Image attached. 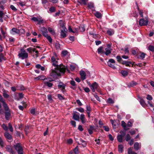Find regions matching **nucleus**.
<instances>
[{"label": "nucleus", "instance_id": "nucleus-16", "mask_svg": "<svg viewBox=\"0 0 154 154\" xmlns=\"http://www.w3.org/2000/svg\"><path fill=\"white\" fill-rule=\"evenodd\" d=\"M4 135L5 137L9 140H11L12 139L11 135L8 132H6L4 134Z\"/></svg>", "mask_w": 154, "mask_h": 154}, {"label": "nucleus", "instance_id": "nucleus-4", "mask_svg": "<svg viewBox=\"0 0 154 154\" xmlns=\"http://www.w3.org/2000/svg\"><path fill=\"white\" fill-rule=\"evenodd\" d=\"M60 75V73L58 72L57 69H55V70L53 69L51 70L50 76L54 78H57Z\"/></svg>", "mask_w": 154, "mask_h": 154}, {"label": "nucleus", "instance_id": "nucleus-38", "mask_svg": "<svg viewBox=\"0 0 154 154\" xmlns=\"http://www.w3.org/2000/svg\"><path fill=\"white\" fill-rule=\"evenodd\" d=\"M81 142H82V144L84 147H85L86 146L87 143L85 141L82 140V139L80 138V139Z\"/></svg>", "mask_w": 154, "mask_h": 154}, {"label": "nucleus", "instance_id": "nucleus-12", "mask_svg": "<svg viewBox=\"0 0 154 154\" xmlns=\"http://www.w3.org/2000/svg\"><path fill=\"white\" fill-rule=\"evenodd\" d=\"M41 31L42 32V35L44 36H47L48 34V32L47 29L45 27H42L41 29Z\"/></svg>", "mask_w": 154, "mask_h": 154}, {"label": "nucleus", "instance_id": "nucleus-26", "mask_svg": "<svg viewBox=\"0 0 154 154\" xmlns=\"http://www.w3.org/2000/svg\"><path fill=\"white\" fill-rule=\"evenodd\" d=\"M4 15V13L2 11H0V21L1 22H3L2 18Z\"/></svg>", "mask_w": 154, "mask_h": 154}, {"label": "nucleus", "instance_id": "nucleus-51", "mask_svg": "<svg viewBox=\"0 0 154 154\" xmlns=\"http://www.w3.org/2000/svg\"><path fill=\"white\" fill-rule=\"evenodd\" d=\"M57 97L60 100H62L65 99V98L63 97L60 94H58Z\"/></svg>", "mask_w": 154, "mask_h": 154}, {"label": "nucleus", "instance_id": "nucleus-49", "mask_svg": "<svg viewBox=\"0 0 154 154\" xmlns=\"http://www.w3.org/2000/svg\"><path fill=\"white\" fill-rule=\"evenodd\" d=\"M110 121L112 124V127L114 128H116V124L115 122L113 121L111 119L110 120Z\"/></svg>", "mask_w": 154, "mask_h": 154}, {"label": "nucleus", "instance_id": "nucleus-58", "mask_svg": "<svg viewBox=\"0 0 154 154\" xmlns=\"http://www.w3.org/2000/svg\"><path fill=\"white\" fill-rule=\"evenodd\" d=\"M122 125L124 128H125L126 127V124L123 121H122Z\"/></svg>", "mask_w": 154, "mask_h": 154}, {"label": "nucleus", "instance_id": "nucleus-15", "mask_svg": "<svg viewBox=\"0 0 154 154\" xmlns=\"http://www.w3.org/2000/svg\"><path fill=\"white\" fill-rule=\"evenodd\" d=\"M121 63L123 65H125L126 66H129L130 64H134L133 63H132V62H131L123 60Z\"/></svg>", "mask_w": 154, "mask_h": 154}, {"label": "nucleus", "instance_id": "nucleus-45", "mask_svg": "<svg viewBox=\"0 0 154 154\" xmlns=\"http://www.w3.org/2000/svg\"><path fill=\"white\" fill-rule=\"evenodd\" d=\"M2 127L4 130L6 131H7L8 130V128L7 127V126L5 124H3L2 125Z\"/></svg>", "mask_w": 154, "mask_h": 154}, {"label": "nucleus", "instance_id": "nucleus-27", "mask_svg": "<svg viewBox=\"0 0 154 154\" xmlns=\"http://www.w3.org/2000/svg\"><path fill=\"white\" fill-rule=\"evenodd\" d=\"M103 48L102 46L100 47L97 49L98 52L99 54L101 53H103L104 51L103 50Z\"/></svg>", "mask_w": 154, "mask_h": 154}, {"label": "nucleus", "instance_id": "nucleus-47", "mask_svg": "<svg viewBox=\"0 0 154 154\" xmlns=\"http://www.w3.org/2000/svg\"><path fill=\"white\" fill-rule=\"evenodd\" d=\"M3 96L4 97L6 98H8L9 97V96L8 94L6 91H4L3 94Z\"/></svg>", "mask_w": 154, "mask_h": 154}, {"label": "nucleus", "instance_id": "nucleus-31", "mask_svg": "<svg viewBox=\"0 0 154 154\" xmlns=\"http://www.w3.org/2000/svg\"><path fill=\"white\" fill-rule=\"evenodd\" d=\"M131 137L130 135L129 134H128L125 137V139L126 141H128L129 140H130V139H131Z\"/></svg>", "mask_w": 154, "mask_h": 154}, {"label": "nucleus", "instance_id": "nucleus-53", "mask_svg": "<svg viewBox=\"0 0 154 154\" xmlns=\"http://www.w3.org/2000/svg\"><path fill=\"white\" fill-rule=\"evenodd\" d=\"M0 146L3 147L4 146V143L1 137H0Z\"/></svg>", "mask_w": 154, "mask_h": 154}, {"label": "nucleus", "instance_id": "nucleus-6", "mask_svg": "<svg viewBox=\"0 0 154 154\" xmlns=\"http://www.w3.org/2000/svg\"><path fill=\"white\" fill-rule=\"evenodd\" d=\"M115 63V61L113 59H110L109 60L107 63L109 67L113 69H116V67L114 66Z\"/></svg>", "mask_w": 154, "mask_h": 154}, {"label": "nucleus", "instance_id": "nucleus-41", "mask_svg": "<svg viewBox=\"0 0 154 154\" xmlns=\"http://www.w3.org/2000/svg\"><path fill=\"white\" fill-rule=\"evenodd\" d=\"M53 65L54 66L56 67V69L57 68V66H59V65L58 64V61L57 60H55L54 62H53Z\"/></svg>", "mask_w": 154, "mask_h": 154}, {"label": "nucleus", "instance_id": "nucleus-43", "mask_svg": "<svg viewBox=\"0 0 154 154\" xmlns=\"http://www.w3.org/2000/svg\"><path fill=\"white\" fill-rule=\"evenodd\" d=\"M45 37L47 38L50 43H51L52 42V38L50 36H48V35H47V36Z\"/></svg>", "mask_w": 154, "mask_h": 154}, {"label": "nucleus", "instance_id": "nucleus-36", "mask_svg": "<svg viewBox=\"0 0 154 154\" xmlns=\"http://www.w3.org/2000/svg\"><path fill=\"white\" fill-rule=\"evenodd\" d=\"M121 73L124 76H127L128 74V72L125 71H122Z\"/></svg>", "mask_w": 154, "mask_h": 154}, {"label": "nucleus", "instance_id": "nucleus-56", "mask_svg": "<svg viewBox=\"0 0 154 154\" xmlns=\"http://www.w3.org/2000/svg\"><path fill=\"white\" fill-rule=\"evenodd\" d=\"M146 54L144 53H142L140 55V57L142 59H143V58L145 57V56Z\"/></svg>", "mask_w": 154, "mask_h": 154}, {"label": "nucleus", "instance_id": "nucleus-14", "mask_svg": "<svg viewBox=\"0 0 154 154\" xmlns=\"http://www.w3.org/2000/svg\"><path fill=\"white\" fill-rule=\"evenodd\" d=\"M76 112H75L73 113V119L75 120H79V116L78 115L76 114Z\"/></svg>", "mask_w": 154, "mask_h": 154}, {"label": "nucleus", "instance_id": "nucleus-55", "mask_svg": "<svg viewBox=\"0 0 154 154\" xmlns=\"http://www.w3.org/2000/svg\"><path fill=\"white\" fill-rule=\"evenodd\" d=\"M37 22H38V24H41L43 22V20L41 18H38Z\"/></svg>", "mask_w": 154, "mask_h": 154}, {"label": "nucleus", "instance_id": "nucleus-11", "mask_svg": "<svg viewBox=\"0 0 154 154\" xmlns=\"http://www.w3.org/2000/svg\"><path fill=\"white\" fill-rule=\"evenodd\" d=\"M80 75L81 76V79L82 80H84L86 79V74L84 71H81L80 72Z\"/></svg>", "mask_w": 154, "mask_h": 154}, {"label": "nucleus", "instance_id": "nucleus-48", "mask_svg": "<svg viewBox=\"0 0 154 154\" xmlns=\"http://www.w3.org/2000/svg\"><path fill=\"white\" fill-rule=\"evenodd\" d=\"M8 127L9 129L11 132H12L13 131V128L12 125L11 123H9L8 124Z\"/></svg>", "mask_w": 154, "mask_h": 154}, {"label": "nucleus", "instance_id": "nucleus-40", "mask_svg": "<svg viewBox=\"0 0 154 154\" xmlns=\"http://www.w3.org/2000/svg\"><path fill=\"white\" fill-rule=\"evenodd\" d=\"M29 126H28V125L26 126L25 128V131L26 132V134H28V133H29Z\"/></svg>", "mask_w": 154, "mask_h": 154}, {"label": "nucleus", "instance_id": "nucleus-17", "mask_svg": "<svg viewBox=\"0 0 154 154\" xmlns=\"http://www.w3.org/2000/svg\"><path fill=\"white\" fill-rule=\"evenodd\" d=\"M94 14L95 17L98 18H100L102 17V14L99 12L97 11L95 12V13H94Z\"/></svg>", "mask_w": 154, "mask_h": 154}, {"label": "nucleus", "instance_id": "nucleus-5", "mask_svg": "<svg viewBox=\"0 0 154 154\" xmlns=\"http://www.w3.org/2000/svg\"><path fill=\"white\" fill-rule=\"evenodd\" d=\"M56 69L58 72L59 73L61 72L62 73H64L66 72V68L65 67V66H63L62 64L58 66Z\"/></svg>", "mask_w": 154, "mask_h": 154}, {"label": "nucleus", "instance_id": "nucleus-64", "mask_svg": "<svg viewBox=\"0 0 154 154\" xmlns=\"http://www.w3.org/2000/svg\"><path fill=\"white\" fill-rule=\"evenodd\" d=\"M71 123L72 125H73L74 127H75L76 126V122L74 121H71Z\"/></svg>", "mask_w": 154, "mask_h": 154}, {"label": "nucleus", "instance_id": "nucleus-50", "mask_svg": "<svg viewBox=\"0 0 154 154\" xmlns=\"http://www.w3.org/2000/svg\"><path fill=\"white\" fill-rule=\"evenodd\" d=\"M68 52L66 50H64L62 52V54L64 56H66L68 54Z\"/></svg>", "mask_w": 154, "mask_h": 154}, {"label": "nucleus", "instance_id": "nucleus-13", "mask_svg": "<svg viewBox=\"0 0 154 154\" xmlns=\"http://www.w3.org/2000/svg\"><path fill=\"white\" fill-rule=\"evenodd\" d=\"M11 33L13 35L15 34H19L20 33V30L16 28H13L11 29Z\"/></svg>", "mask_w": 154, "mask_h": 154}, {"label": "nucleus", "instance_id": "nucleus-29", "mask_svg": "<svg viewBox=\"0 0 154 154\" xmlns=\"http://www.w3.org/2000/svg\"><path fill=\"white\" fill-rule=\"evenodd\" d=\"M6 58L4 57V54L2 53L0 54V62H1L2 60H5Z\"/></svg>", "mask_w": 154, "mask_h": 154}, {"label": "nucleus", "instance_id": "nucleus-21", "mask_svg": "<svg viewBox=\"0 0 154 154\" xmlns=\"http://www.w3.org/2000/svg\"><path fill=\"white\" fill-rule=\"evenodd\" d=\"M134 149L136 150H139L140 148L139 146V144L137 142H136L134 143Z\"/></svg>", "mask_w": 154, "mask_h": 154}, {"label": "nucleus", "instance_id": "nucleus-28", "mask_svg": "<svg viewBox=\"0 0 154 154\" xmlns=\"http://www.w3.org/2000/svg\"><path fill=\"white\" fill-rule=\"evenodd\" d=\"M48 31L50 32L52 35H54L55 34V32L53 29L49 27L48 28Z\"/></svg>", "mask_w": 154, "mask_h": 154}, {"label": "nucleus", "instance_id": "nucleus-61", "mask_svg": "<svg viewBox=\"0 0 154 154\" xmlns=\"http://www.w3.org/2000/svg\"><path fill=\"white\" fill-rule=\"evenodd\" d=\"M42 4L45 6V5L48 3L47 0H42Z\"/></svg>", "mask_w": 154, "mask_h": 154}, {"label": "nucleus", "instance_id": "nucleus-46", "mask_svg": "<svg viewBox=\"0 0 154 154\" xmlns=\"http://www.w3.org/2000/svg\"><path fill=\"white\" fill-rule=\"evenodd\" d=\"M79 30L81 32H84L85 31V28L84 26H80L79 27Z\"/></svg>", "mask_w": 154, "mask_h": 154}, {"label": "nucleus", "instance_id": "nucleus-19", "mask_svg": "<svg viewBox=\"0 0 154 154\" xmlns=\"http://www.w3.org/2000/svg\"><path fill=\"white\" fill-rule=\"evenodd\" d=\"M88 8L90 9L94 8V5L92 2H90L88 4Z\"/></svg>", "mask_w": 154, "mask_h": 154}, {"label": "nucleus", "instance_id": "nucleus-8", "mask_svg": "<svg viewBox=\"0 0 154 154\" xmlns=\"http://www.w3.org/2000/svg\"><path fill=\"white\" fill-rule=\"evenodd\" d=\"M89 86L93 92H95V90L97 89L99 87L98 84L96 82H94Z\"/></svg>", "mask_w": 154, "mask_h": 154}, {"label": "nucleus", "instance_id": "nucleus-62", "mask_svg": "<svg viewBox=\"0 0 154 154\" xmlns=\"http://www.w3.org/2000/svg\"><path fill=\"white\" fill-rule=\"evenodd\" d=\"M134 142V140L133 139H130V140L129 143V144L130 146H132Z\"/></svg>", "mask_w": 154, "mask_h": 154}, {"label": "nucleus", "instance_id": "nucleus-18", "mask_svg": "<svg viewBox=\"0 0 154 154\" xmlns=\"http://www.w3.org/2000/svg\"><path fill=\"white\" fill-rule=\"evenodd\" d=\"M80 119L82 123H84L86 122V119L84 114H81L80 116Z\"/></svg>", "mask_w": 154, "mask_h": 154}, {"label": "nucleus", "instance_id": "nucleus-1", "mask_svg": "<svg viewBox=\"0 0 154 154\" xmlns=\"http://www.w3.org/2000/svg\"><path fill=\"white\" fill-rule=\"evenodd\" d=\"M59 22L60 26L62 28L60 31V36L61 38H64L67 35V29L65 27L64 24L63 23L62 20H60Z\"/></svg>", "mask_w": 154, "mask_h": 154}, {"label": "nucleus", "instance_id": "nucleus-25", "mask_svg": "<svg viewBox=\"0 0 154 154\" xmlns=\"http://www.w3.org/2000/svg\"><path fill=\"white\" fill-rule=\"evenodd\" d=\"M123 137L122 136L119 135L117 136V139L118 141L119 142H122L123 140Z\"/></svg>", "mask_w": 154, "mask_h": 154}, {"label": "nucleus", "instance_id": "nucleus-42", "mask_svg": "<svg viewBox=\"0 0 154 154\" xmlns=\"http://www.w3.org/2000/svg\"><path fill=\"white\" fill-rule=\"evenodd\" d=\"M148 49L151 51L153 52L154 51V46L152 45H150L148 47Z\"/></svg>", "mask_w": 154, "mask_h": 154}, {"label": "nucleus", "instance_id": "nucleus-24", "mask_svg": "<svg viewBox=\"0 0 154 154\" xmlns=\"http://www.w3.org/2000/svg\"><path fill=\"white\" fill-rule=\"evenodd\" d=\"M140 104L143 107H145L146 106V103L143 99H141L140 101Z\"/></svg>", "mask_w": 154, "mask_h": 154}, {"label": "nucleus", "instance_id": "nucleus-59", "mask_svg": "<svg viewBox=\"0 0 154 154\" xmlns=\"http://www.w3.org/2000/svg\"><path fill=\"white\" fill-rule=\"evenodd\" d=\"M146 99L149 100H152V98L151 95L148 94L146 97Z\"/></svg>", "mask_w": 154, "mask_h": 154}, {"label": "nucleus", "instance_id": "nucleus-20", "mask_svg": "<svg viewBox=\"0 0 154 154\" xmlns=\"http://www.w3.org/2000/svg\"><path fill=\"white\" fill-rule=\"evenodd\" d=\"M128 129L124 128V130H121L120 132V133L121 134L120 135L124 137L126 134V131L128 130Z\"/></svg>", "mask_w": 154, "mask_h": 154}, {"label": "nucleus", "instance_id": "nucleus-9", "mask_svg": "<svg viewBox=\"0 0 154 154\" xmlns=\"http://www.w3.org/2000/svg\"><path fill=\"white\" fill-rule=\"evenodd\" d=\"M28 54L27 53H20L18 54L19 58L23 60L28 57Z\"/></svg>", "mask_w": 154, "mask_h": 154}, {"label": "nucleus", "instance_id": "nucleus-32", "mask_svg": "<svg viewBox=\"0 0 154 154\" xmlns=\"http://www.w3.org/2000/svg\"><path fill=\"white\" fill-rule=\"evenodd\" d=\"M137 85V83L134 81H132L130 83L129 85L131 87H133Z\"/></svg>", "mask_w": 154, "mask_h": 154}, {"label": "nucleus", "instance_id": "nucleus-7", "mask_svg": "<svg viewBox=\"0 0 154 154\" xmlns=\"http://www.w3.org/2000/svg\"><path fill=\"white\" fill-rule=\"evenodd\" d=\"M148 21L145 20L144 18L140 19L139 21V24L140 26H146L148 25Z\"/></svg>", "mask_w": 154, "mask_h": 154}, {"label": "nucleus", "instance_id": "nucleus-37", "mask_svg": "<svg viewBox=\"0 0 154 154\" xmlns=\"http://www.w3.org/2000/svg\"><path fill=\"white\" fill-rule=\"evenodd\" d=\"M92 35L93 38L96 39H98L100 38V35H99L96 34H92Z\"/></svg>", "mask_w": 154, "mask_h": 154}, {"label": "nucleus", "instance_id": "nucleus-30", "mask_svg": "<svg viewBox=\"0 0 154 154\" xmlns=\"http://www.w3.org/2000/svg\"><path fill=\"white\" fill-rule=\"evenodd\" d=\"M44 83L45 85H47L49 87H51L53 85L52 83L48 82H45Z\"/></svg>", "mask_w": 154, "mask_h": 154}, {"label": "nucleus", "instance_id": "nucleus-63", "mask_svg": "<svg viewBox=\"0 0 154 154\" xmlns=\"http://www.w3.org/2000/svg\"><path fill=\"white\" fill-rule=\"evenodd\" d=\"M30 113L33 115L35 114V109H32L30 110Z\"/></svg>", "mask_w": 154, "mask_h": 154}, {"label": "nucleus", "instance_id": "nucleus-3", "mask_svg": "<svg viewBox=\"0 0 154 154\" xmlns=\"http://www.w3.org/2000/svg\"><path fill=\"white\" fill-rule=\"evenodd\" d=\"M3 108L5 111V118L7 120H8L11 116L10 110L8 105L3 107Z\"/></svg>", "mask_w": 154, "mask_h": 154}, {"label": "nucleus", "instance_id": "nucleus-10", "mask_svg": "<svg viewBox=\"0 0 154 154\" xmlns=\"http://www.w3.org/2000/svg\"><path fill=\"white\" fill-rule=\"evenodd\" d=\"M6 151L9 152L11 154H15V152L13 150L12 146L10 145H7L5 147Z\"/></svg>", "mask_w": 154, "mask_h": 154}, {"label": "nucleus", "instance_id": "nucleus-44", "mask_svg": "<svg viewBox=\"0 0 154 154\" xmlns=\"http://www.w3.org/2000/svg\"><path fill=\"white\" fill-rule=\"evenodd\" d=\"M105 50H106V52L105 53V54L106 55H108V54L111 53V51L110 50H108L107 48H106Z\"/></svg>", "mask_w": 154, "mask_h": 154}, {"label": "nucleus", "instance_id": "nucleus-52", "mask_svg": "<svg viewBox=\"0 0 154 154\" xmlns=\"http://www.w3.org/2000/svg\"><path fill=\"white\" fill-rule=\"evenodd\" d=\"M76 109L78 111L82 113H83L84 112V109L82 107L77 108H76Z\"/></svg>", "mask_w": 154, "mask_h": 154}, {"label": "nucleus", "instance_id": "nucleus-2", "mask_svg": "<svg viewBox=\"0 0 154 154\" xmlns=\"http://www.w3.org/2000/svg\"><path fill=\"white\" fill-rule=\"evenodd\" d=\"M15 149L17 152L18 154H23V149L20 143H17L14 145Z\"/></svg>", "mask_w": 154, "mask_h": 154}, {"label": "nucleus", "instance_id": "nucleus-35", "mask_svg": "<svg viewBox=\"0 0 154 154\" xmlns=\"http://www.w3.org/2000/svg\"><path fill=\"white\" fill-rule=\"evenodd\" d=\"M123 146L122 145H119L118 146L119 151L121 152H122L123 151Z\"/></svg>", "mask_w": 154, "mask_h": 154}, {"label": "nucleus", "instance_id": "nucleus-54", "mask_svg": "<svg viewBox=\"0 0 154 154\" xmlns=\"http://www.w3.org/2000/svg\"><path fill=\"white\" fill-rule=\"evenodd\" d=\"M107 102L108 103H111V104H113L114 103V102L113 100H112L110 98H108V99L107 100Z\"/></svg>", "mask_w": 154, "mask_h": 154}, {"label": "nucleus", "instance_id": "nucleus-57", "mask_svg": "<svg viewBox=\"0 0 154 154\" xmlns=\"http://www.w3.org/2000/svg\"><path fill=\"white\" fill-rule=\"evenodd\" d=\"M103 128L104 130L106 131H108L109 130V129L108 126H104Z\"/></svg>", "mask_w": 154, "mask_h": 154}, {"label": "nucleus", "instance_id": "nucleus-22", "mask_svg": "<svg viewBox=\"0 0 154 154\" xmlns=\"http://www.w3.org/2000/svg\"><path fill=\"white\" fill-rule=\"evenodd\" d=\"M66 85L65 84H63L62 82H60V84L58 85V87L59 88H62V89H65Z\"/></svg>", "mask_w": 154, "mask_h": 154}, {"label": "nucleus", "instance_id": "nucleus-60", "mask_svg": "<svg viewBox=\"0 0 154 154\" xmlns=\"http://www.w3.org/2000/svg\"><path fill=\"white\" fill-rule=\"evenodd\" d=\"M86 112H91V108L90 106H86Z\"/></svg>", "mask_w": 154, "mask_h": 154}, {"label": "nucleus", "instance_id": "nucleus-34", "mask_svg": "<svg viewBox=\"0 0 154 154\" xmlns=\"http://www.w3.org/2000/svg\"><path fill=\"white\" fill-rule=\"evenodd\" d=\"M35 48L31 47L27 49V51L30 53H31L32 51H35Z\"/></svg>", "mask_w": 154, "mask_h": 154}, {"label": "nucleus", "instance_id": "nucleus-39", "mask_svg": "<svg viewBox=\"0 0 154 154\" xmlns=\"http://www.w3.org/2000/svg\"><path fill=\"white\" fill-rule=\"evenodd\" d=\"M116 58L118 62L120 63H121V62H122L123 60L122 59V58L119 55L117 56H116Z\"/></svg>", "mask_w": 154, "mask_h": 154}, {"label": "nucleus", "instance_id": "nucleus-23", "mask_svg": "<svg viewBox=\"0 0 154 154\" xmlns=\"http://www.w3.org/2000/svg\"><path fill=\"white\" fill-rule=\"evenodd\" d=\"M45 77L44 76L42 75H40L37 77L35 78V79L38 80L39 79L43 80H45Z\"/></svg>", "mask_w": 154, "mask_h": 154}, {"label": "nucleus", "instance_id": "nucleus-33", "mask_svg": "<svg viewBox=\"0 0 154 154\" xmlns=\"http://www.w3.org/2000/svg\"><path fill=\"white\" fill-rule=\"evenodd\" d=\"M107 33L109 35H112L114 33V31L112 29L108 30L107 31Z\"/></svg>", "mask_w": 154, "mask_h": 154}]
</instances>
